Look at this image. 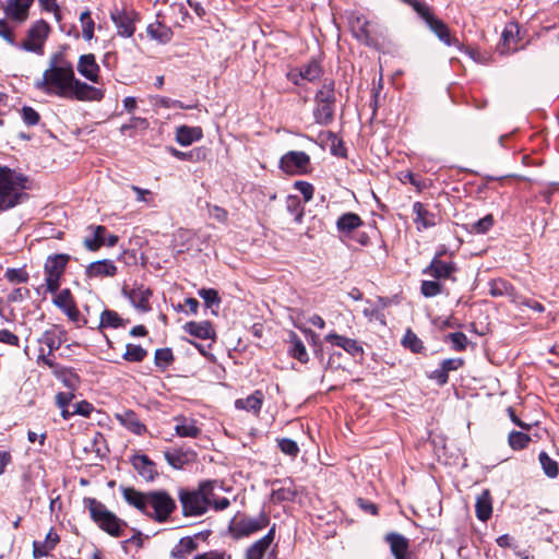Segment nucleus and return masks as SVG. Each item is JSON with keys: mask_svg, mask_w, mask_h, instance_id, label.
I'll return each mask as SVG.
<instances>
[{"mask_svg": "<svg viewBox=\"0 0 559 559\" xmlns=\"http://www.w3.org/2000/svg\"><path fill=\"white\" fill-rule=\"evenodd\" d=\"M26 181L24 175L0 165V212L14 207L27 197L23 192Z\"/></svg>", "mask_w": 559, "mask_h": 559, "instance_id": "1", "label": "nucleus"}, {"mask_svg": "<svg viewBox=\"0 0 559 559\" xmlns=\"http://www.w3.org/2000/svg\"><path fill=\"white\" fill-rule=\"evenodd\" d=\"M277 445L284 454L292 457H296L300 452L297 442L289 438L277 439Z\"/></svg>", "mask_w": 559, "mask_h": 559, "instance_id": "58", "label": "nucleus"}, {"mask_svg": "<svg viewBox=\"0 0 559 559\" xmlns=\"http://www.w3.org/2000/svg\"><path fill=\"white\" fill-rule=\"evenodd\" d=\"M78 72L86 80L98 83L99 66L96 62L94 53L81 55L78 61Z\"/></svg>", "mask_w": 559, "mask_h": 559, "instance_id": "20", "label": "nucleus"}, {"mask_svg": "<svg viewBox=\"0 0 559 559\" xmlns=\"http://www.w3.org/2000/svg\"><path fill=\"white\" fill-rule=\"evenodd\" d=\"M287 210L295 216V222L301 223L304 217V209L296 197H289L287 201Z\"/></svg>", "mask_w": 559, "mask_h": 559, "instance_id": "63", "label": "nucleus"}, {"mask_svg": "<svg viewBox=\"0 0 559 559\" xmlns=\"http://www.w3.org/2000/svg\"><path fill=\"white\" fill-rule=\"evenodd\" d=\"M444 250L436 253L429 265L423 270L424 275L431 276L436 280H448L456 271V264L454 262H445L440 259Z\"/></svg>", "mask_w": 559, "mask_h": 559, "instance_id": "11", "label": "nucleus"}, {"mask_svg": "<svg viewBox=\"0 0 559 559\" xmlns=\"http://www.w3.org/2000/svg\"><path fill=\"white\" fill-rule=\"evenodd\" d=\"M68 46H62L61 50L52 53L49 59V69H70L74 70L73 64L67 59L64 50Z\"/></svg>", "mask_w": 559, "mask_h": 559, "instance_id": "45", "label": "nucleus"}, {"mask_svg": "<svg viewBox=\"0 0 559 559\" xmlns=\"http://www.w3.org/2000/svg\"><path fill=\"white\" fill-rule=\"evenodd\" d=\"M475 512L477 519L481 522H486L490 519L492 514V500L488 489L483 490V492L477 497Z\"/></svg>", "mask_w": 559, "mask_h": 559, "instance_id": "33", "label": "nucleus"}, {"mask_svg": "<svg viewBox=\"0 0 559 559\" xmlns=\"http://www.w3.org/2000/svg\"><path fill=\"white\" fill-rule=\"evenodd\" d=\"M289 343H290V348H289L290 355L295 359L299 360L300 362H307L309 357H308L306 346L296 333L292 332Z\"/></svg>", "mask_w": 559, "mask_h": 559, "instance_id": "41", "label": "nucleus"}, {"mask_svg": "<svg viewBox=\"0 0 559 559\" xmlns=\"http://www.w3.org/2000/svg\"><path fill=\"white\" fill-rule=\"evenodd\" d=\"M88 229L93 231L92 236L84 238V247L90 251H97L100 247L105 246V235L107 228L103 225L90 226Z\"/></svg>", "mask_w": 559, "mask_h": 559, "instance_id": "36", "label": "nucleus"}, {"mask_svg": "<svg viewBox=\"0 0 559 559\" xmlns=\"http://www.w3.org/2000/svg\"><path fill=\"white\" fill-rule=\"evenodd\" d=\"M203 138L201 127L180 126L176 129V141L181 146H189Z\"/></svg>", "mask_w": 559, "mask_h": 559, "instance_id": "32", "label": "nucleus"}, {"mask_svg": "<svg viewBox=\"0 0 559 559\" xmlns=\"http://www.w3.org/2000/svg\"><path fill=\"white\" fill-rule=\"evenodd\" d=\"M70 255L58 253L49 255L44 265L46 288L49 293L56 294L60 288V280L66 271Z\"/></svg>", "mask_w": 559, "mask_h": 559, "instance_id": "5", "label": "nucleus"}, {"mask_svg": "<svg viewBox=\"0 0 559 559\" xmlns=\"http://www.w3.org/2000/svg\"><path fill=\"white\" fill-rule=\"evenodd\" d=\"M117 273V266L111 260H98L90 263L85 269V275L88 278L111 277Z\"/></svg>", "mask_w": 559, "mask_h": 559, "instance_id": "25", "label": "nucleus"}, {"mask_svg": "<svg viewBox=\"0 0 559 559\" xmlns=\"http://www.w3.org/2000/svg\"><path fill=\"white\" fill-rule=\"evenodd\" d=\"M84 507L88 510L91 519L98 527L114 537L122 534V528L127 523L119 519L114 512L109 511L104 503L95 498H84Z\"/></svg>", "mask_w": 559, "mask_h": 559, "instance_id": "3", "label": "nucleus"}, {"mask_svg": "<svg viewBox=\"0 0 559 559\" xmlns=\"http://www.w3.org/2000/svg\"><path fill=\"white\" fill-rule=\"evenodd\" d=\"M370 25L371 22L364 15H355L349 20L353 36L366 46H372L374 44Z\"/></svg>", "mask_w": 559, "mask_h": 559, "instance_id": "14", "label": "nucleus"}, {"mask_svg": "<svg viewBox=\"0 0 559 559\" xmlns=\"http://www.w3.org/2000/svg\"><path fill=\"white\" fill-rule=\"evenodd\" d=\"M114 24L117 27L118 35L122 37H131L135 32V16L133 11L115 10L110 14Z\"/></svg>", "mask_w": 559, "mask_h": 559, "instance_id": "16", "label": "nucleus"}, {"mask_svg": "<svg viewBox=\"0 0 559 559\" xmlns=\"http://www.w3.org/2000/svg\"><path fill=\"white\" fill-rule=\"evenodd\" d=\"M495 219L491 214H487L483 218L465 225V229L474 235H485L493 226Z\"/></svg>", "mask_w": 559, "mask_h": 559, "instance_id": "42", "label": "nucleus"}, {"mask_svg": "<svg viewBox=\"0 0 559 559\" xmlns=\"http://www.w3.org/2000/svg\"><path fill=\"white\" fill-rule=\"evenodd\" d=\"M264 402V394L261 390H255L252 394L245 399H237L235 401V407L237 409L250 412L258 415L261 412Z\"/></svg>", "mask_w": 559, "mask_h": 559, "instance_id": "29", "label": "nucleus"}, {"mask_svg": "<svg viewBox=\"0 0 559 559\" xmlns=\"http://www.w3.org/2000/svg\"><path fill=\"white\" fill-rule=\"evenodd\" d=\"M310 165V156L302 151H289L280 159V169L287 175L306 174Z\"/></svg>", "mask_w": 559, "mask_h": 559, "instance_id": "9", "label": "nucleus"}, {"mask_svg": "<svg viewBox=\"0 0 559 559\" xmlns=\"http://www.w3.org/2000/svg\"><path fill=\"white\" fill-rule=\"evenodd\" d=\"M52 374L71 391H75L80 385V377L71 367L60 365L59 368L52 372Z\"/></svg>", "mask_w": 559, "mask_h": 559, "instance_id": "34", "label": "nucleus"}, {"mask_svg": "<svg viewBox=\"0 0 559 559\" xmlns=\"http://www.w3.org/2000/svg\"><path fill=\"white\" fill-rule=\"evenodd\" d=\"M177 423L175 426L176 435L182 438H197L201 435V429L197 426V421L185 416L175 417Z\"/></svg>", "mask_w": 559, "mask_h": 559, "instance_id": "31", "label": "nucleus"}, {"mask_svg": "<svg viewBox=\"0 0 559 559\" xmlns=\"http://www.w3.org/2000/svg\"><path fill=\"white\" fill-rule=\"evenodd\" d=\"M300 75H304V80L310 83L319 81L324 73L321 62L317 58H311L300 67Z\"/></svg>", "mask_w": 559, "mask_h": 559, "instance_id": "38", "label": "nucleus"}, {"mask_svg": "<svg viewBox=\"0 0 559 559\" xmlns=\"http://www.w3.org/2000/svg\"><path fill=\"white\" fill-rule=\"evenodd\" d=\"M167 463L175 469H181L195 460V452L192 450L171 449L164 453Z\"/></svg>", "mask_w": 559, "mask_h": 559, "instance_id": "27", "label": "nucleus"}, {"mask_svg": "<svg viewBox=\"0 0 559 559\" xmlns=\"http://www.w3.org/2000/svg\"><path fill=\"white\" fill-rule=\"evenodd\" d=\"M147 356V350L141 345L127 344L123 359L129 362H141Z\"/></svg>", "mask_w": 559, "mask_h": 559, "instance_id": "47", "label": "nucleus"}, {"mask_svg": "<svg viewBox=\"0 0 559 559\" xmlns=\"http://www.w3.org/2000/svg\"><path fill=\"white\" fill-rule=\"evenodd\" d=\"M129 323V320L122 319L115 310L105 309L100 313L99 329H118L123 328Z\"/></svg>", "mask_w": 559, "mask_h": 559, "instance_id": "39", "label": "nucleus"}, {"mask_svg": "<svg viewBox=\"0 0 559 559\" xmlns=\"http://www.w3.org/2000/svg\"><path fill=\"white\" fill-rule=\"evenodd\" d=\"M313 118L320 126H329L334 120L335 103H316Z\"/></svg>", "mask_w": 559, "mask_h": 559, "instance_id": "35", "label": "nucleus"}, {"mask_svg": "<svg viewBox=\"0 0 559 559\" xmlns=\"http://www.w3.org/2000/svg\"><path fill=\"white\" fill-rule=\"evenodd\" d=\"M275 538V524L269 530V532L255 540L246 551V559H262L271 544Z\"/></svg>", "mask_w": 559, "mask_h": 559, "instance_id": "26", "label": "nucleus"}, {"mask_svg": "<svg viewBox=\"0 0 559 559\" xmlns=\"http://www.w3.org/2000/svg\"><path fill=\"white\" fill-rule=\"evenodd\" d=\"M362 225L364 222L360 216L353 212L342 214L336 221L338 233L346 236L354 234Z\"/></svg>", "mask_w": 559, "mask_h": 559, "instance_id": "30", "label": "nucleus"}, {"mask_svg": "<svg viewBox=\"0 0 559 559\" xmlns=\"http://www.w3.org/2000/svg\"><path fill=\"white\" fill-rule=\"evenodd\" d=\"M426 25L444 45L455 46L460 50L462 49L460 40L451 37L450 28L443 21L435 16L431 21H428Z\"/></svg>", "mask_w": 559, "mask_h": 559, "instance_id": "24", "label": "nucleus"}, {"mask_svg": "<svg viewBox=\"0 0 559 559\" xmlns=\"http://www.w3.org/2000/svg\"><path fill=\"white\" fill-rule=\"evenodd\" d=\"M34 0H7L3 9L8 19L23 23L28 17L29 9Z\"/></svg>", "mask_w": 559, "mask_h": 559, "instance_id": "19", "label": "nucleus"}, {"mask_svg": "<svg viewBox=\"0 0 559 559\" xmlns=\"http://www.w3.org/2000/svg\"><path fill=\"white\" fill-rule=\"evenodd\" d=\"M64 98L78 99L82 102L102 100L104 98V91L74 78L71 84L70 95L66 96Z\"/></svg>", "mask_w": 559, "mask_h": 559, "instance_id": "12", "label": "nucleus"}, {"mask_svg": "<svg viewBox=\"0 0 559 559\" xmlns=\"http://www.w3.org/2000/svg\"><path fill=\"white\" fill-rule=\"evenodd\" d=\"M116 419L126 429L134 435L142 436L146 432V426L140 420V417L132 409H124L121 413H117Z\"/></svg>", "mask_w": 559, "mask_h": 559, "instance_id": "23", "label": "nucleus"}, {"mask_svg": "<svg viewBox=\"0 0 559 559\" xmlns=\"http://www.w3.org/2000/svg\"><path fill=\"white\" fill-rule=\"evenodd\" d=\"M130 462L138 474L146 481H153L157 476V467L146 454H134Z\"/></svg>", "mask_w": 559, "mask_h": 559, "instance_id": "18", "label": "nucleus"}, {"mask_svg": "<svg viewBox=\"0 0 559 559\" xmlns=\"http://www.w3.org/2000/svg\"><path fill=\"white\" fill-rule=\"evenodd\" d=\"M530 441V436L521 431H511L509 435V444L513 450L525 449Z\"/></svg>", "mask_w": 559, "mask_h": 559, "instance_id": "55", "label": "nucleus"}, {"mask_svg": "<svg viewBox=\"0 0 559 559\" xmlns=\"http://www.w3.org/2000/svg\"><path fill=\"white\" fill-rule=\"evenodd\" d=\"M119 489L122 493L124 501L129 506L135 508L144 515H150L148 491L143 492V491L136 490L133 487H126V486H120Z\"/></svg>", "mask_w": 559, "mask_h": 559, "instance_id": "15", "label": "nucleus"}, {"mask_svg": "<svg viewBox=\"0 0 559 559\" xmlns=\"http://www.w3.org/2000/svg\"><path fill=\"white\" fill-rule=\"evenodd\" d=\"M269 523V515L262 511L255 518L243 515L238 521L234 522V525L230 527V530L236 538H242L265 528Z\"/></svg>", "mask_w": 559, "mask_h": 559, "instance_id": "8", "label": "nucleus"}, {"mask_svg": "<svg viewBox=\"0 0 559 559\" xmlns=\"http://www.w3.org/2000/svg\"><path fill=\"white\" fill-rule=\"evenodd\" d=\"M147 34L159 43L166 44L171 39L170 28L162 24H150L147 26Z\"/></svg>", "mask_w": 559, "mask_h": 559, "instance_id": "46", "label": "nucleus"}, {"mask_svg": "<svg viewBox=\"0 0 559 559\" xmlns=\"http://www.w3.org/2000/svg\"><path fill=\"white\" fill-rule=\"evenodd\" d=\"M443 292V285L438 281H423L420 285V293L426 298L436 297Z\"/></svg>", "mask_w": 559, "mask_h": 559, "instance_id": "52", "label": "nucleus"}, {"mask_svg": "<svg viewBox=\"0 0 559 559\" xmlns=\"http://www.w3.org/2000/svg\"><path fill=\"white\" fill-rule=\"evenodd\" d=\"M198 547L197 542L192 537H182L179 543L173 548L171 555H179L186 558L187 555L191 554Z\"/></svg>", "mask_w": 559, "mask_h": 559, "instance_id": "49", "label": "nucleus"}, {"mask_svg": "<svg viewBox=\"0 0 559 559\" xmlns=\"http://www.w3.org/2000/svg\"><path fill=\"white\" fill-rule=\"evenodd\" d=\"M198 295L204 300L207 308L213 306L218 307L221 304L218 292L214 288H201L199 289Z\"/></svg>", "mask_w": 559, "mask_h": 559, "instance_id": "57", "label": "nucleus"}, {"mask_svg": "<svg viewBox=\"0 0 559 559\" xmlns=\"http://www.w3.org/2000/svg\"><path fill=\"white\" fill-rule=\"evenodd\" d=\"M215 480H202L198 487L194 488L199 495H202L205 500V504L210 508L214 496Z\"/></svg>", "mask_w": 559, "mask_h": 559, "instance_id": "54", "label": "nucleus"}, {"mask_svg": "<svg viewBox=\"0 0 559 559\" xmlns=\"http://www.w3.org/2000/svg\"><path fill=\"white\" fill-rule=\"evenodd\" d=\"M183 330L190 334L191 336L201 338V340H215L216 333L212 325V323L207 320L205 321H190L183 325Z\"/></svg>", "mask_w": 559, "mask_h": 559, "instance_id": "28", "label": "nucleus"}, {"mask_svg": "<svg viewBox=\"0 0 559 559\" xmlns=\"http://www.w3.org/2000/svg\"><path fill=\"white\" fill-rule=\"evenodd\" d=\"M316 103H336L335 82L334 80H325L322 87L314 95Z\"/></svg>", "mask_w": 559, "mask_h": 559, "instance_id": "40", "label": "nucleus"}, {"mask_svg": "<svg viewBox=\"0 0 559 559\" xmlns=\"http://www.w3.org/2000/svg\"><path fill=\"white\" fill-rule=\"evenodd\" d=\"M384 542L390 546L394 559H407L409 540L404 535L390 532L385 534Z\"/></svg>", "mask_w": 559, "mask_h": 559, "instance_id": "22", "label": "nucleus"}, {"mask_svg": "<svg viewBox=\"0 0 559 559\" xmlns=\"http://www.w3.org/2000/svg\"><path fill=\"white\" fill-rule=\"evenodd\" d=\"M294 188L302 194L305 202L312 200L314 188L310 182L299 180L294 183Z\"/></svg>", "mask_w": 559, "mask_h": 559, "instance_id": "64", "label": "nucleus"}, {"mask_svg": "<svg viewBox=\"0 0 559 559\" xmlns=\"http://www.w3.org/2000/svg\"><path fill=\"white\" fill-rule=\"evenodd\" d=\"M21 114L23 122L28 127L36 126L40 120L39 114L31 106H23Z\"/></svg>", "mask_w": 559, "mask_h": 559, "instance_id": "62", "label": "nucleus"}, {"mask_svg": "<svg viewBox=\"0 0 559 559\" xmlns=\"http://www.w3.org/2000/svg\"><path fill=\"white\" fill-rule=\"evenodd\" d=\"M122 295L130 300L135 309L142 312H148L151 310L150 298L152 290L144 285H138L131 289L123 287Z\"/></svg>", "mask_w": 559, "mask_h": 559, "instance_id": "13", "label": "nucleus"}, {"mask_svg": "<svg viewBox=\"0 0 559 559\" xmlns=\"http://www.w3.org/2000/svg\"><path fill=\"white\" fill-rule=\"evenodd\" d=\"M150 518L158 523L166 522L171 513L177 509L176 500L166 490H151L148 491V508Z\"/></svg>", "mask_w": 559, "mask_h": 559, "instance_id": "4", "label": "nucleus"}, {"mask_svg": "<svg viewBox=\"0 0 559 559\" xmlns=\"http://www.w3.org/2000/svg\"><path fill=\"white\" fill-rule=\"evenodd\" d=\"M402 344L413 353H420L424 349L423 341L411 329L406 331Z\"/></svg>", "mask_w": 559, "mask_h": 559, "instance_id": "51", "label": "nucleus"}, {"mask_svg": "<svg viewBox=\"0 0 559 559\" xmlns=\"http://www.w3.org/2000/svg\"><path fill=\"white\" fill-rule=\"evenodd\" d=\"M447 340L452 343V347L456 352H463L467 347L468 340L463 332L449 333Z\"/></svg>", "mask_w": 559, "mask_h": 559, "instance_id": "60", "label": "nucleus"}, {"mask_svg": "<svg viewBox=\"0 0 559 559\" xmlns=\"http://www.w3.org/2000/svg\"><path fill=\"white\" fill-rule=\"evenodd\" d=\"M488 285L492 297H514L515 295L513 285L504 278L491 280Z\"/></svg>", "mask_w": 559, "mask_h": 559, "instance_id": "37", "label": "nucleus"}, {"mask_svg": "<svg viewBox=\"0 0 559 559\" xmlns=\"http://www.w3.org/2000/svg\"><path fill=\"white\" fill-rule=\"evenodd\" d=\"M296 497V491L290 487H281L273 489L271 492V500L274 503H281L284 501H293Z\"/></svg>", "mask_w": 559, "mask_h": 559, "instance_id": "53", "label": "nucleus"}, {"mask_svg": "<svg viewBox=\"0 0 559 559\" xmlns=\"http://www.w3.org/2000/svg\"><path fill=\"white\" fill-rule=\"evenodd\" d=\"M413 213L415 214L414 223L418 231L432 228L442 221V216L439 212L429 210L426 204L419 201L413 204Z\"/></svg>", "mask_w": 559, "mask_h": 559, "instance_id": "10", "label": "nucleus"}, {"mask_svg": "<svg viewBox=\"0 0 559 559\" xmlns=\"http://www.w3.org/2000/svg\"><path fill=\"white\" fill-rule=\"evenodd\" d=\"M412 9L417 13V15L425 22L431 21L436 15L432 12L431 7L425 1L417 0Z\"/></svg>", "mask_w": 559, "mask_h": 559, "instance_id": "59", "label": "nucleus"}, {"mask_svg": "<svg viewBox=\"0 0 559 559\" xmlns=\"http://www.w3.org/2000/svg\"><path fill=\"white\" fill-rule=\"evenodd\" d=\"M178 499L182 508V515L186 518L201 516L209 510L204 497L199 495L194 488H179Z\"/></svg>", "mask_w": 559, "mask_h": 559, "instance_id": "7", "label": "nucleus"}, {"mask_svg": "<svg viewBox=\"0 0 559 559\" xmlns=\"http://www.w3.org/2000/svg\"><path fill=\"white\" fill-rule=\"evenodd\" d=\"M324 340L333 346L343 348L353 357L364 355L362 346L354 338L338 335L336 333H329L328 335H325Z\"/></svg>", "mask_w": 559, "mask_h": 559, "instance_id": "21", "label": "nucleus"}, {"mask_svg": "<svg viewBox=\"0 0 559 559\" xmlns=\"http://www.w3.org/2000/svg\"><path fill=\"white\" fill-rule=\"evenodd\" d=\"M38 342L48 348V355H52V353L62 344V340L59 335H57L56 331L47 330L39 337Z\"/></svg>", "mask_w": 559, "mask_h": 559, "instance_id": "43", "label": "nucleus"}, {"mask_svg": "<svg viewBox=\"0 0 559 559\" xmlns=\"http://www.w3.org/2000/svg\"><path fill=\"white\" fill-rule=\"evenodd\" d=\"M80 21L82 23V36L85 40L90 41L94 37L95 23L88 9L81 12Z\"/></svg>", "mask_w": 559, "mask_h": 559, "instance_id": "48", "label": "nucleus"}, {"mask_svg": "<svg viewBox=\"0 0 559 559\" xmlns=\"http://www.w3.org/2000/svg\"><path fill=\"white\" fill-rule=\"evenodd\" d=\"M326 135H328V140L331 141L332 155L338 156V157H346L347 150L344 145V142L341 139H338L337 135L332 131H328Z\"/></svg>", "mask_w": 559, "mask_h": 559, "instance_id": "56", "label": "nucleus"}, {"mask_svg": "<svg viewBox=\"0 0 559 559\" xmlns=\"http://www.w3.org/2000/svg\"><path fill=\"white\" fill-rule=\"evenodd\" d=\"M4 277L10 283H26L29 278L28 273L24 269H8Z\"/></svg>", "mask_w": 559, "mask_h": 559, "instance_id": "61", "label": "nucleus"}, {"mask_svg": "<svg viewBox=\"0 0 559 559\" xmlns=\"http://www.w3.org/2000/svg\"><path fill=\"white\" fill-rule=\"evenodd\" d=\"M175 357L173 350L168 347L158 348L155 350L154 361L160 369H166L174 361Z\"/></svg>", "mask_w": 559, "mask_h": 559, "instance_id": "50", "label": "nucleus"}, {"mask_svg": "<svg viewBox=\"0 0 559 559\" xmlns=\"http://www.w3.org/2000/svg\"><path fill=\"white\" fill-rule=\"evenodd\" d=\"M51 27L45 20L34 22L27 31V39L21 44V48L35 52L44 53V45L50 34Z\"/></svg>", "mask_w": 559, "mask_h": 559, "instance_id": "6", "label": "nucleus"}, {"mask_svg": "<svg viewBox=\"0 0 559 559\" xmlns=\"http://www.w3.org/2000/svg\"><path fill=\"white\" fill-rule=\"evenodd\" d=\"M52 302L62 310L72 322L80 321V311L69 288L60 290Z\"/></svg>", "mask_w": 559, "mask_h": 559, "instance_id": "17", "label": "nucleus"}, {"mask_svg": "<svg viewBox=\"0 0 559 559\" xmlns=\"http://www.w3.org/2000/svg\"><path fill=\"white\" fill-rule=\"evenodd\" d=\"M539 463L545 475L549 478H556L559 474L558 463L551 459L545 451H542L538 455Z\"/></svg>", "mask_w": 559, "mask_h": 559, "instance_id": "44", "label": "nucleus"}, {"mask_svg": "<svg viewBox=\"0 0 559 559\" xmlns=\"http://www.w3.org/2000/svg\"><path fill=\"white\" fill-rule=\"evenodd\" d=\"M74 78V70L48 68L44 71L43 78L34 83V86L47 95L64 98L70 95Z\"/></svg>", "mask_w": 559, "mask_h": 559, "instance_id": "2", "label": "nucleus"}]
</instances>
